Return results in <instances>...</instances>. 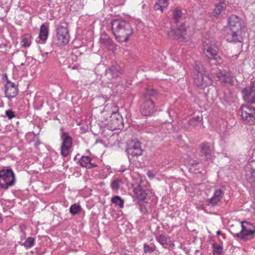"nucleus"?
<instances>
[{
	"label": "nucleus",
	"mask_w": 255,
	"mask_h": 255,
	"mask_svg": "<svg viewBox=\"0 0 255 255\" xmlns=\"http://www.w3.org/2000/svg\"><path fill=\"white\" fill-rule=\"evenodd\" d=\"M202 118L197 116L191 118L188 122L187 125L183 124L182 128L185 129H189L191 128H197L202 126Z\"/></svg>",
	"instance_id": "aec40b11"
},
{
	"label": "nucleus",
	"mask_w": 255,
	"mask_h": 255,
	"mask_svg": "<svg viewBox=\"0 0 255 255\" xmlns=\"http://www.w3.org/2000/svg\"><path fill=\"white\" fill-rule=\"evenodd\" d=\"M168 112V114H169V116H171L172 114H174V112L173 110H172L169 111Z\"/></svg>",
	"instance_id": "a18cd8bd"
},
{
	"label": "nucleus",
	"mask_w": 255,
	"mask_h": 255,
	"mask_svg": "<svg viewBox=\"0 0 255 255\" xmlns=\"http://www.w3.org/2000/svg\"><path fill=\"white\" fill-rule=\"evenodd\" d=\"M158 95L156 91L151 88H148L143 95L144 100L151 99L153 101Z\"/></svg>",
	"instance_id": "a878e982"
},
{
	"label": "nucleus",
	"mask_w": 255,
	"mask_h": 255,
	"mask_svg": "<svg viewBox=\"0 0 255 255\" xmlns=\"http://www.w3.org/2000/svg\"><path fill=\"white\" fill-rule=\"evenodd\" d=\"M17 86L12 82L7 81L5 85V97L10 99L16 97L18 93Z\"/></svg>",
	"instance_id": "4468645a"
},
{
	"label": "nucleus",
	"mask_w": 255,
	"mask_h": 255,
	"mask_svg": "<svg viewBox=\"0 0 255 255\" xmlns=\"http://www.w3.org/2000/svg\"><path fill=\"white\" fill-rule=\"evenodd\" d=\"M7 45L5 43L0 44V49H4L6 47Z\"/></svg>",
	"instance_id": "37998d69"
},
{
	"label": "nucleus",
	"mask_w": 255,
	"mask_h": 255,
	"mask_svg": "<svg viewBox=\"0 0 255 255\" xmlns=\"http://www.w3.org/2000/svg\"><path fill=\"white\" fill-rule=\"evenodd\" d=\"M244 100L247 103H255V81L242 90Z\"/></svg>",
	"instance_id": "1a4fd4ad"
},
{
	"label": "nucleus",
	"mask_w": 255,
	"mask_h": 255,
	"mask_svg": "<svg viewBox=\"0 0 255 255\" xmlns=\"http://www.w3.org/2000/svg\"><path fill=\"white\" fill-rule=\"evenodd\" d=\"M140 113L144 116H150L155 111V107L152 100H145L140 107Z\"/></svg>",
	"instance_id": "ddd939ff"
},
{
	"label": "nucleus",
	"mask_w": 255,
	"mask_h": 255,
	"mask_svg": "<svg viewBox=\"0 0 255 255\" xmlns=\"http://www.w3.org/2000/svg\"><path fill=\"white\" fill-rule=\"evenodd\" d=\"M123 70L122 66L116 63L109 67L106 70L103 81L105 84H112L116 82L117 78L120 77L123 74Z\"/></svg>",
	"instance_id": "39448f33"
},
{
	"label": "nucleus",
	"mask_w": 255,
	"mask_h": 255,
	"mask_svg": "<svg viewBox=\"0 0 255 255\" xmlns=\"http://www.w3.org/2000/svg\"><path fill=\"white\" fill-rule=\"evenodd\" d=\"M169 239V238L162 234L156 237V241L164 248L168 245V242Z\"/></svg>",
	"instance_id": "bb28decb"
},
{
	"label": "nucleus",
	"mask_w": 255,
	"mask_h": 255,
	"mask_svg": "<svg viewBox=\"0 0 255 255\" xmlns=\"http://www.w3.org/2000/svg\"><path fill=\"white\" fill-rule=\"evenodd\" d=\"M57 45L59 46H64L66 45L69 39V34L67 26L58 25L56 28Z\"/></svg>",
	"instance_id": "9d476101"
},
{
	"label": "nucleus",
	"mask_w": 255,
	"mask_h": 255,
	"mask_svg": "<svg viewBox=\"0 0 255 255\" xmlns=\"http://www.w3.org/2000/svg\"><path fill=\"white\" fill-rule=\"evenodd\" d=\"M62 140L60 147L61 154L64 157H67L72 146L73 139L67 132L62 131L60 135Z\"/></svg>",
	"instance_id": "6e6552de"
},
{
	"label": "nucleus",
	"mask_w": 255,
	"mask_h": 255,
	"mask_svg": "<svg viewBox=\"0 0 255 255\" xmlns=\"http://www.w3.org/2000/svg\"><path fill=\"white\" fill-rule=\"evenodd\" d=\"M126 151L128 154V158L130 156H138L142 154V150L141 148L140 143L137 140H132L128 144Z\"/></svg>",
	"instance_id": "9b49d317"
},
{
	"label": "nucleus",
	"mask_w": 255,
	"mask_h": 255,
	"mask_svg": "<svg viewBox=\"0 0 255 255\" xmlns=\"http://www.w3.org/2000/svg\"><path fill=\"white\" fill-rule=\"evenodd\" d=\"M226 7V4L224 0H221L218 4H216L213 12V15L217 16L225 9Z\"/></svg>",
	"instance_id": "b1692460"
},
{
	"label": "nucleus",
	"mask_w": 255,
	"mask_h": 255,
	"mask_svg": "<svg viewBox=\"0 0 255 255\" xmlns=\"http://www.w3.org/2000/svg\"><path fill=\"white\" fill-rule=\"evenodd\" d=\"M112 31L118 42L128 41L132 34L133 29L130 23L123 19H114L111 22Z\"/></svg>",
	"instance_id": "f257e3e1"
},
{
	"label": "nucleus",
	"mask_w": 255,
	"mask_h": 255,
	"mask_svg": "<svg viewBox=\"0 0 255 255\" xmlns=\"http://www.w3.org/2000/svg\"><path fill=\"white\" fill-rule=\"evenodd\" d=\"M212 149L209 143L205 142L200 145V155L204 158V159H210L212 156Z\"/></svg>",
	"instance_id": "6ab92c4d"
},
{
	"label": "nucleus",
	"mask_w": 255,
	"mask_h": 255,
	"mask_svg": "<svg viewBox=\"0 0 255 255\" xmlns=\"http://www.w3.org/2000/svg\"><path fill=\"white\" fill-rule=\"evenodd\" d=\"M81 209L82 208L79 205L75 204L70 207L69 210L71 214L76 215L81 212Z\"/></svg>",
	"instance_id": "473e14b6"
},
{
	"label": "nucleus",
	"mask_w": 255,
	"mask_h": 255,
	"mask_svg": "<svg viewBox=\"0 0 255 255\" xmlns=\"http://www.w3.org/2000/svg\"><path fill=\"white\" fill-rule=\"evenodd\" d=\"M90 166L88 167L87 168H92V167H97V165L95 164V163H91V162L90 161Z\"/></svg>",
	"instance_id": "79ce46f5"
},
{
	"label": "nucleus",
	"mask_w": 255,
	"mask_h": 255,
	"mask_svg": "<svg viewBox=\"0 0 255 255\" xmlns=\"http://www.w3.org/2000/svg\"><path fill=\"white\" fill-rule=\"evenodd\" d=\"M112 203L115 204L116 205H118L120 208L124 207V200L119 196H115L111 199Z\"/></svg>",
	"instance_id": "c756f323"
},
{
	"label": "nucleus",
	"mask_w": 255,
	"mask_h": 255,
	"mask_svg": "<svg viewBox=\"0 0 255 255\" xmlns=\"http://www.w3.org/2000/svg\"><path fill=\"white\" fill-rule=\"evenodd\" d=\"M16 182L13 171L11 168H3L0 170V188L7 189L13 186Z\"/></svg>",
	"instance_id": "7ed1b4c3"
},
{
	"label": "nucleus",
	"mask_w": 255,
	"mask_h": 255,
	"mask_svg": "<svg viewBox=\"0 0 255 255\" xmlns=\"http://www.w3.org/2000/svg\"><path fill=\"white\" fill-rule=\"evenodd\" d=\"M224 192L221 189H217L214 193L213 196L207 201V205L210 206H215L222 198Z\"/></svg>",
	"instance_id": "f3484780"
},
{
	"label": "nucleus",
	"mask_w": 255,
	"mask_h": 255,
	"mask_svg": "<svg viewBox=\"0 0 255 255\" xmlns=\"http://www.w3.org/2000/svg\"><path fill=\"white\" fill-rule=\"evenodd\" d=\"M166 127H168L169 129H172V125L168 123L167 125H166Z\"/></svg>",
	"instance_id": "c03bdc74"
},
{
	"label": "nucleus",
	"mask_w": 255,
	"mask_h": 255,
	"mask_svg": "<svg viewBox=\"0 0 255 255\" xmlns=\"http://www.w3.org/2000/svg\"><path fill=\"white\" fill-rule=\"evenodd\" d=\"M188 164L191 165L192 166H196L199 163V162L198 161L193 160L190 159V158H188Z\"/></svg>",
	"instance_id": "58836bf2"
},
{
	"label": "nucleus",
	"mask_w": 255,
	"mask_h": 255,
	"mask_svg": "<svg viewBox=\"0 0 255 255\" xmlns=\"http://www.w3.org/2000/svg\"><path fill=\"white\" fill-rule=\"evenodd\" d=\"M144 253L145 254H151L154 252L156 250V247L154 246H149L146 244H144L143 246Z\"/></svg>",
	"instance_id": "f704fd0d"
},
{
	"label": "nucleus",
	"mask_w": 255,
	"mask_h": 255,
	"mask_svg": "<svg viewBox=\"0 0 255 255\" xmlns=\"http://www.w3.org/2000/svg\"><path fill=\"white\" fill-rule=\"evenodd\" d=\"M115 110H113L111 117L112 124L115 128H120L123 127V120L121 115L118 113L119 109L115 106Z\"/></svg>",
	"instance_id": "2eb2a0df"
},
{
	"label": "nucleus",
	"mask_w": 255,
	"mask_h": 255,
	"mask_svg": "<svg viewBox=\"0 0 255 255\" xmlns=\"http://www.w3.org/2000/svg\"><path fill=\"white\" fill-rule=\"evenodd\" d=\"M5 117H7L9 120L16 117V114L11 110H6L5 112Z\"/></svg>",
	"instance_id": "4c0bfd02"
},
{
	"label": "nucleus",
	"mask_w": 255,
	"mask_h": 255,
	"mask_svg": "<svg viewBox=\"0 0 255 255\" xmlns=\"http://www.w3.org/2000/svg\"><path fill=\"white\" fill-rule=\"evenodd\" d=\"M24 65V63H21L20 64V65H21V66H23V65Z\"/></svg>",
	"instance_id": "de8ad7c7"
},
{
	"label": "nucleus",
	"mask_w": 255,
	"mask_h": 255,
	"mask_svg": "<svg viewBox=\"0 0 255 255\" xmlns=\"http://www.w3.org/2000/svg\"><path fill=\"white\" fill-rule=\"evenodd\" d=\"M133 192L134 197L139 200H144L147 196L144 189L140 185L134 187Z\"/></svg>",
	"instance_id": "5701e85b"
},
{
	"label": "nucleus",
	"mask_w": 255,
	"mask_h": 255,
	"mask_svg": "<svg viewBox=\"0 0 255 255\" xmlns=\"http://www.w3.org/2000/svg\"><path fill=\"white\" fill-rule=\"evenodd\" d=\"M30 37L31 36L28 34H24L22 36L21 41L22 46L26 47L30 45Z\"/></svg>",
	"instance_id": "c85d7f7f"
},
{
	"label": "nucleus",
	"mask_w": 255,
	"mask_h": 255,
	"mask_svg": "<svg viewBox=\"0 0 255 255\" xmlns=\"http://www.w3.org/2000/svg\"><path fill=\"white\" fill-rule=\"evenodd\" d=\"M140 210L141 212H142L144 214H146V213H148V210L143 205H141L140 206Z\"/></svg>",
	"instance_id": "ea45409f"
},
{
	"label": "nucleus",
	"mask_w": 255,
	"mask_h": 255,
	"mask_svg": "<svg viewBox=\"0 0 255 255\" xmlns=\"http://www.w3.org/2000/svg\"><path fill=\"white\" fill-rule=\"evenodd\" d=\"M182 13L181 10L178 9H176L174 10L173 14V17L175 23H177L178 22H179L180 18L182 16Z\"/></svg>",
	"instance_id": "e433bc0d"
},
{
	"label": "nucleus",
	"mask_w": 255,
	"mask_h": 255,
	"mask_svg": "<svg viewBox=\"0 0 255 255\" xmlns=\"http://www.w3.org/2000/svg\"><path fill=\"white\" fill-rule=\"evenodd\" d=\"M206 45H204V54L210 61H215L216 62L220 63L221 57L217 55V48L215 46H209L205 42Z\"/></svg>",
	"instance_id": "f8f14e48"
},
{
	"label": "nucleus",
	"mask_w": 255,
	"mask_h": 255,
	"mask_svg": "<svg viewBox=\"0 0 255 255\" xmlns=\"http://www.w3.org/2000/svg\"><path fill=\"white\" fill-rule=\"evenodd\" d=\"M168 5V0H157L154 5V8L156 10H160L161 12L167 8Z\"/></svg>",
	"instance_id": "393cba45"
},
{
	"label": "nucleus",
	"mask_w": 255,
	"mask_h": 255,
	"mask_svg": "<svg viewBox=\"0 0 255 255\" xmlns=\"http://www.w3.org/2000/svg\"><path fill=\"white\" fill-rule=\"evenodd\" d=\"M214 255H221L223 253V246L217 243L213 244Z\"/></svg>",
	"instance_id": "7c9ffc66"
},
{
	"label": "nucleus",
	"mask_w": 255,
	"mask_h": 255,
	"mask_svg": "<svg viewBox=\"0 0 255 255\" xmlns=\"http://www.w3.org/2000/svg\"><path fill=\"white\" fill-rule=\"evenodd\" d=\"M91 161V158L89 156H83L80 159L79 162L82 167H86L90 166V162Z\"/></svg>",
	"instance_id": "cd10ccee"
},
{
	"label": "nucleus",
	"mask_w": 255,
	"mask_h": 255,
	"mask_svg": "<svg viewBox=\"0 0 255 255\" xmlns=\"http://www.w3.org/2000/svg\"><path fill=\"white\" fill-rule=\"evenodd\" d=\"M121 183L122 181L121 180L118 179H114L111 183V187L113 190H117L120 188Z\"/></svg>",
	"instance_id": "72a5a7b5"
},
{
	"label": "nucleus",
	"mask_w": 255,
	"mask_h": 255,
	"mask_svg": "<svg viewBox=\"0 0 255 255\" xmlns=\"http://www.w3.org/2000/svg\"><path fill=\"white\" fill-rule=\"evenodd\" d=\"M212 75H215L222 82L225 84H229L231 81V77L226 71H216L213 69H211Z\"/></svg>",
	"instance_id": "dca6fc26"
},
{
	"label": "nucleus",
	"mask_w": 255,
	"mask_h": 255,
	"mask_svg": "<svg viewBox=\"0 0 255 255\" xmlns=\"http://www.w3.org/2000/svg\"><path fill=\"white\" fill-rule=\"evenodd\" d=\"M186 30V28L184 24L180 25L179 27H178L176 31L175 32V34L176 35V36L178 37L179 38L180 37L183 36L184 35H185Z\"/></svg>",
	"instance_id": "2f4dec72"
},
{
	"label": "nucleus",
	"mask_w": 255,
	"mask_h": 255,
	"mask_svg": "<svg viewBox=\"0 0 255 255\" xmlns=\"http://www.w3.org/2000/svg\"><path fill=\"white\" fill-rule=\"evenodd\" d=\"M244 21L236 15H231L228 19L230 29H227L225 37L228 42H240L241 30L244 26Z\"/></svg>",
	"instance_id": "f03ea898"
},
{
	"label": "nucleus",
	"mask_w": 255,
	"mask_h": 255,
	"mask_svg": "<svg viewBox=\"0 0 255 255\" xmlns=\"http://www.w3.org/2000/svg\"><path fill=\"white\" fill-rule=\"evenodd\" d=\"M255 162H252L246 167V176L252 185L255 188V169L253 168V164Z\"/></svg>",
	"instance_id": "412c9836"
},
{
	"label": "nucleus",
	"mask_w": 255,
	"mask_h": 255,
	"mask_svg": "<svg viewBox=\"0 0 255 255\" xmlns=\"http://www.w3.org/2000/svg\"><path fill=\"white\" fill-rule=\"evenodd\" d=\"M217 234L218 235H221V232L220 231H217Z\"/></svg>",
	"instance_id": "49530a36"
},
{
	"label": "nucleus",
	"mask_w": 255,
	"mask_h": 255,
	"mask_svg": "<svg viewBox=\"0 0 255 255\" xmlns=\"http://www.w3.org/2000/svg\"><path fill=\"white\" fill-rule=\"evenodd\" d=\"M1 222V217H0V222Z\"/></svg>",
	"instance_id": "09e8293b"
},
{
	"label": "nucleus",
	"mask_w": 255,
	"mask_h": 255,
	"mask_svg": "<svg viewBox=\"0 0 255 255\" xmlns=\"http://www.w3.org/2000/svg\"><path fill=\"white\" fill-rule=\"evenodd\" d=\"M35 240L33 238L28 237L23 244L26 248H31L34 245Z\"/></svg>",
	"instance_id": "c9c22d12"
},
{
	"label": "nucleus",
	"mask_w": 255,
	"mask_h": 255,
	"mask_svg": "<svg viewBox=\"0 0 255 255\" xmlns=\"http://www.w3.org/2000/svg\"><path fill=\"white\" fill-rule=\"evenodd\" d=\"M242 230L239 233H233V235L241 240L246 241L248 237L253 236L255 233V227L252 224L247 222H242Z\"/></svg>",
	"instance_id": "0eeeda50"
},
{
	"label": "nucleus",
	"mask_w": 255,
	"mask_h": 255,
	"mask_svg": "<svg viewBox=\"0 0 255 255\" xmlns=\"http://www.w3.org/2000/svg\"><path fill=\"white\" fill-rule=\"evenodd\" d=\"M99 41L103 46H105L109 50L114 52L116 50V44L107 35L102 36L100 38Z\"/></svg>",
	"instance_id": "4be33fe9"
},
{
	"label": "nucleus",
	"mask_w": 255,
	"mask_h": 255,
	"mask_svg": "<svg viewBox=\"0 0 255 255\" xmlns=\"http://www.w3.org/2000/svg\"><path fill=\"white\" fill-rule=\"evenodd\" d=\"M239 115L243 122L250 125L255 123V108L249 105H242L239 111Z\"/></svg>",
	"instance_id": "423d86ee"
},
{
	"label": "nucleus",
	"mask_w": 255,
	"mask_h": 255,
	"mask_svg": "<svg viewBox=\"0 0 255 255\" xmlns=\"http://www.w3.org/2000/svg\"><path fill=\"white\" fill-rule=\"evenodd\" d=\"M49 34V26L48 24L43 23L40 28L39 36L36 39V42L43 44L48 38Z\"/></svg>",
	"instance_id": "a211bd4d"
},
{
	"label": "nucleus",
	"mask_w": 255,
	"mask_h": 255,
	"mask_svg": "<svg viewBox=\"0 0 255 255\" xmlns=\"http://www.w3.org/2000/svg\"><path fill=\"white\" fill-rule=\"evenodd\" d=\"M194 69L196 72L193 77L194 83L197 86L204 88L212 84V78L208 75L202 74L199 66L197 63L195 64Z\"/></svg>",
	"instance_id": "20e7f679"
},
{
	"label": "nucleus",
	"mask_w": 255,
	"mask_h": 255,
	"mask_svg": "<svg viewBox=\"0 0 255 255\" xmlns=\"http://www.w3.org/2000/svg\"><path fill=\"white\" fill-rule=\"evenodd\" d=\"M114 106H116L118 109V107L115 104V103H111L110 105V107L111 108V112H112L113 110H115V108L114 107Z\"/></svg>",
	"instance_id": "a19ab883"
}]
</instances>
